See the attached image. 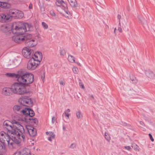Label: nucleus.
I'll return each mask as SVG.
<instances>
[{
  "mask_svg": "<svg viewBox=\"0 0 155 155\" xmlns=\"http://www.w3.org/2000/svg\"><path fill=\"white\" fill-rule=\"evenodd\" d=\"M17 126H14L13 124L8 120L5 121L3 123V126L7 130V133L13 135L14 139L16 141L17 139L24 140L26 136V133L22 125L15 120L13 121Z\"/></svg>",
  "mask_w": 155,
  "mask_h": 155,
  "instance_id": "nucleus-1",
  "label": "nucleus"
},
{
  "mask_svg": "<svg viewBox=\"0 0 155 155\" xmlns=\"http://www.w3.org/2000/svg\"><path fill=\"white\" fill-rule=\"evenodd\" d=\"M33 30V26L28 23H22L20 22H14L12 26V32L19 34H24L26 31H31Z\"/></svg>",
  "mask_w": 155,
  "mask_h": 155,
  "instance_id": "nucleus-2",
  "label": "nucleus"
},
{
  "mask_svg": "<svg viewBox=\"0 0 155 155\" xmlns=\"http://www.w3.org/2000/svg\"><path fill=\"white\" fill-rule=\"evenodd\" d=\"M20 76L18 78V82L25 86L32 83L34 81V76L31 73H25L21 70Z\"/></svg>",
  "mask_w": 155,
  "mask_h": 155,
  "instance_id": "nucleus-3",
  "label": "nucleus"
},
{
  "mask_svg": "<svg viewBox=\"0 0 155 155\" xmlns=\"http://www.w3.org/2000/svg\"><path fill=\"white\" fill-rule=\"evenodd\" d=\"M25 85L21 83H15L12 85L13 92L18 94H24L28 92Z\"/></svg>",
  "mask_w": 155,
  "mask_h": 155,
  "instance_id": "nucleus-4",
  "label": "nucleus"
},
{
  "mask_svg": "<svg viewBox=\"0 0 155 155\" xmlns=\"http://www.w3.org/2000/svg\"><path fill=\"white\" fill-rule=\"evenodd\" d=\"M26 127L27 129V130L26 131L24 130V131L26 133V136L25 139L24 140L22 139H17V140L16 141H14L16 143L19 144L21 140H22L24 142H25V140L27 138V135L28 134H29L30 136L32 137H34L36 135L37 132L36 129L30 125H26Z\"/></svg>",
  "mask_w": 155,
  "mask_h": 155,
  "instance_id": "nucleus-5",
  "label": "nucleus"
},
{
  "mask_svg": "<svg viewBox=\"0 0 155 155\" xmlns=\"http://www.w3.org/2000/svg\"><path fill=\"white\" fill-rule=\"evenodd\" d=\"M24 41L26 45L29 47H32L36 46L38 44L36 38H32L31 35L29 34L25 36Z\"/></svg>",
  "mask_w": 155,
  "mask_h": 155,
  "instance_id": "nucleus-6",
  "label": "nucleus"
},
{
  "mask_svg": "<svg viewBox=\"0 0 155 155\" xmlns=\"http://www.w3.org/2000/svg\"><path fill=\"white\" fill-rule=\"evenodd\" d=\"M18 102L23 106L31 107L33 105V102L29 97H22L18 100Z\"/></svg>",
  "mask_w": 155,
  "mask_h": 155,
  "instance_id": "nucleus-7",
  "label": "nucleus"
},
{
  "mask_svg": "<svg viewBox=\"0 0 155 155\" xmlns=\"http://www.w3.org/2000/svg\"><path fill=\"white\" fill-rule=\"evenodd\" d=\"M8 14L10 15L11 18H21L24 16L23 12L20 11L15 9H10L8 11Z\"/></svg>",
  "mask_w": 155,
  "mask_h": 155,
  "instance_id": "nucleus-8",
  "label": "nucleus"
},
{
  "mask_svg": "<svg viewBox=\"0 0 155 155\" xmlns=\"http://www.w3.org/2000/svg\"><path fill=\"white\" fill-rule=\"evenodd\" d=\"M9 134L7 133L6 134L4 132H1L0 133V141L3 143H5V141H6L8 144H10L12 145L13 143L10 142V137Z\"/></svg>",
  "mask_w": 155,
  "mask_h": 155,
  "instance_id": "nucleus-9",
  "label": "nucleus"
},
{
  "mask_svg": "<svg viewBox=\"0 0 155 155\" xmlns=\"http://www.w3.org/2000/svg\"><path fill=\"white\" fill-rule=\"evenodd\" d=\"M24 57L27 59L31 58L34 53L33 50L27 47L24 48L22 51Z\"/></svg>",
  "mask_w": 155,
  "mask_h": 155,
  "instance_id": "nucleus-10",
  "label": "nucleus"
},
{
  "mask_svg": "<svg viewBox=\"0 0 155 155\" xmlns=\"http://www.w3.org/2000/svg\"><path fill=\"white\" fill-rule=\"evenodd\" d=\"M39 64L35 61L33 58H31L28 61L27 64V68L30 70L35 69Z\"/></svg>",
  "mask_w": 155,
  "mask_h": 155,
  "instance_id": "nucleus-11",
  "label": "nucleus"
},
{
  "mask_svg": "<svg viewBox=\"0 0 155 155\" xmlns=\"http://www.w3.org/2000/svg\"><path fill=\"white\" fill-rule=\"evenodd\" d=\"M24 115L25 116V120L26 121H27V120L29 119V118L32 117L35 115V113L34 111L30 108H25Z\"/></svg>",
  "mask_w": 155,
  "mask_h": 155,
  "instance_id": "nucleus-12",
  "label": "nucleus"
},
{
  "mask_svg": "<svg viewBox=\"0 0 155 155\" xmlns=\"http://www.w3.org/2000/svg\"><path fill=\"white\" fill-rule=\"evenodd\" d=\"M14 112L17 114L21 115H24L25 108L24 109L22 106L20 105H16L13 107Z\"/></svg>",
  "mask_w": 155,
  "mask_h": 155,
  "instance_id": "nucleus-13",
  "label": "nucleus"
},
{
  "mask_svg": "<svg viewBox=\"0 0 155 155\" xmlns=\"http://www.w3.org/2000/svg\"><path fill=\"white\" fill-rule=\"evenodd\" d=\"M17 35H14L12 37V39L15 42L17 43H20L21 42L24 41L25 39V36L23 37L22 36H21L23 34H19L18 33H16Z\"/></svg>",
  "mask_w": 155,
  "mask_h": 155,
  "instance_id": "nucleus-14",
  "label": "nucleus"
},
{
  "mask_svg": "<svg viewBox=\"0 0 155 155\" xmlns=\"http://www.w3.org/2000/svg\"><path fill=\"white\" fill-rule=\"evenodd\" d=\"M11 19L10 15L8 14H1L0 15V21L2 22H4L8 21L11 20Z\"/></svg>",
  "mask_w": 155,
  "mask_h": 155,
  "instance_id": "nucleus-15",
  "label": "nucleus"
},
{
  "mask_svg": "<svg viewBox=\"0 0 155 155\" xmlns=\"http://www.w3.org/2000/svg\"><path fill=\"white\" fill-rule=\"evenodd\" d=\"M12 26H12L11 30L9 26L5 25L2 26L1 28V29L2 31L5 33L7 35H9L11 34L12 33L14 34L12 32Z\"/></svg>",
  "mask_w": 155,
  "mask_h": 155,
  "instance_id": "nucleus-16",
  "label": "nucleus"
},
{
  "mask_svg": "<svg viewBox=\"0 0 155 155\" xmlns=\"http://www.w3.org/2000/svg\"><path fill=\"white\" fill-rule=\"evenodd\" d=\"M32 58H33L35 61L39 64L42 58V53L40 52H37L35 53Z\"/></svg>",
  "mask_w": 155,
  "mask_h": 155,
  "instance_id": "nucleus-17",
  "label": "nucleus"
},
{
  "mask_svg": "<svg viewBox=\"0 0 155 155\" xmlns=\"http://www.w3.org/2000/svg\"><path fill=\"white\" fill-rule=\"evenodd\" d=\"M12 85L11 88L4 87L2 91V94L4 95L8 96L11 94L13 92V90L12 89Z\"/></svg>",
  "mask_w": 155,
  "mask_h": 155,
  "instance_id": "nucleus-18",
  "label": "nucleus"
},
{
  "mask_svg": "<svg viewBox=\"0 0 155 155\" xmlns=\"http://www.w3.org/2000/svg\"><path fill=\"white\" fill-rule=\"evenodd\" d=\"M21 70H20L18 71L17 74L8 73H7L6 75L8 77L16 79L18 81V78L20 76V73H21Z\"/></svg>",
  "mask_w": 155,
  "mask_h": 155,
  "instance_id": "nucleus-19",
  "label": "nucleus"
},
{
  "mask_svg": "<svg viewBox=\"0 0 155 155\" xmlns=\"http://www.w3.org/2000/svg\"><path fill=\"white\" fill-rule=\"evenodd\" d=\"M55 4L58 6H62L63 8L67 7V4L62 0H57Z\"/></svg>",
  "mask_w": 155,
  "mask_h": 155,
  "instance_id": "nucleus-20",
  "label": "nucleus"
},
{
  "mask_svg": "<svg viewBox=\"0 0 155 155\" xmlns=\"http://www.w3.org/2000/svg\"><path fill=\"white\" fill-rule=\"evenodd\" d=\"M10 6V5L7 2L0 1V11H1V8H9Z\"/></svg>",
  "mask_w": 155,
  "mask_h": 155,
  "instance_id": "nucleus-21",
  "label": "nucleus"
},
{
  "mask_svg": "<svg viewBox=\"0 0 155 155\" xmlns=\"http://www.w3.org/2000/svg\"><path fill=\"white\" fill-rule=\"evenodd\" d=\"M71 6L74 8L78 7V4L76 0H68Z\"/></svg>",
  "mask_w": 155,
  "mask_h": 155,
  "instance_id": "nucleus-22",
  "label": "nucleus"
},
{
  "mask_svg": "<svg viewBox=\"0 0 155 155\" xmlns=\"http://www.w3.org/2000/svg\"><path fill=\"white\" fill-rule=\"evenodd\" d=\"M145 74L148 78L151 79H153L155 77V74L153 72L151 71H146Z\"/></svg>",
  "mask_w": 155,
  "mask_h": 155,
  "instance_id": "nucleus-23",
  "label": "nucleus"
},
{
  "mask_svg": "<svg viewBox=\"0 0 155 155\" xmlns=\"http://www.w3.org/2000/svg\"><path fill=\"white\" fill-rule=\"evenodd\" d=\"M46 134L47 135H49L50 136L49 137H48V139L49 140L51 141H52V138H53L54 137V134L52 132H46Z\"/></svg>",
  "mask_w": 155,
  "mask_h": 155,
  "instance_id": "nucleus-24",
  "label": "nucleus"
},
{
  "mask_svg": "<svg viewBox=\"0 0 155 155\" xmlns=\"http://www.w3.org/2000/svg\"><path fill=\"white\" fill-rule=\"evenodd\" d=\"M30 151L29 149L25 148L22 151V155H31Z\"/></svg>",
  "mask_w": 155,
  "mask_h": 155,
  "instance_id": "nucleus-25",
  "label": "nucleus"
},
{
  "mask_svg": "<svg viewBox=\"0 0 155 155\" xmlns=\"http://www.w3.org/2000/svg\"><path fill=\"white\" fill-rule=\"evenodd\" d=\"M30 120V122L31 123H34V125H37L38 124V120L36 118H34L33 117L31 118H29L28 119Z\"/></svg>",
  "mask_w": 155,
  "mask_h": 155,
  "instance_id": "nucleus-26",
  "label": "nucleus"
},
{
  "mask_svg": "<svg viewBox=\"0 0 155 155\" xmlns=\"http://www.w3.org/2000/svg\"><path fill=\"white\" fill-rule=\"evenodd\" d=\"M13 61L15 65L18 66L20 62V58H19L17 57L13 60Z\"/></svg>",
  "mask_w": 155,
  "mask_h": 155,
  "instance_id": "nucleus-27",
  "label": "nucleus"
},
{
  "mask_svg": "<svg viewBox=\"0 0 155 155\" xmlns=\"http://www.w3.org/2000/svg\"><path fill=\"white\" fill-rule=\"evenodd\" d=\"M68 59L70 62L74 63L75 62L74 57L71 55H68Z\"/></svg>",
  "mask_w": 155,
  "mask_h": 155,
  "instance_id": "nucleus-28",
  "label": "nucleus"
},
{
  "mask_svg": "<svg viewBox=\"0 0 155 155\" xmlns=\"http://www.w3.org/2000/svg\"><path fill=\"white\" fill-rule=\"evenodd\" d=\"M130 78L133 84H136L137 83V80L136 78L133 75L130 76Z\"/></svg>",
  "mask_w": 155,
  "mask_h": 155,
  "instance_id": "nucleus-29",
  "label": "nucleus"
},
{
  "mask_svg": "<svg viewBox=\"0 0 155 155\" xmlns=\"http://www.w3.org/2000/svg\"><path fill=\"white\" fill-rule=\"evenodd\" d=\"M104 137L106 140L108 141H109L110 140V135L107 132H105V133Z\"/></svg>",
  "mask_w": 155,
  "mask_h": 155,
  "instance_id": "nucleus-30",
  "label": "nucleus"
},
{
  "mask_svg": "<svg viewBox=\"0 0 155 155\" xmlns=\"http://www.w3.org/2000/svg\"><path fill=\"white\" fill-rule=\"evenodd\" d=\"M41 25L43 28L45 29H47L48 28V25L45 22H42L41 23Z\"/></svg>",
  "mask_w": 155,
  "mask_h": 155,
  "instance_id": "nucleus-31",
  "label": "nucleus"
},
{
  "mask_svg": "<svg viewBox=\"0 0 155 155\" xmlns=\"http://www.w3.org/2000/svg\"><path fill=\"white\" fill-rule=\"evenodd\" d=\"M76 117L78 119H79L82 117V115L79 111H77L76 113Z\"/></svg>",
  "mask_w": 155,
  "mask_h": 155,
  "instance_id": "nucleus-32",
  "label": "nucleus"
},
{
  "mask_svg": "<svg viewBox=\"0 0 155 155\" xmlns=\"http://www.w3.org/2000/svg\"><path fill=\"white\" fill-rule=\"evenodd\" d=\"M72 70L74 74H77L78 71V69L77 67H74L73 68Z\"/></svg>",
  "mask_w": 155,
  "mask_h": 155,
  "instance_id": "nucleus-33",
  "label": "nucleus"
},
{
  "mask_svg": "<svg viewBox=\"0 0 155 155\" xmlns=\"http://www.w3.org/2000/svg\"><path fill=\"white\" fill-rule=\"evenodd\" d=\"M64 9L65 12L68 15H70V12L68 10V7L66 8H64Z\"/></svg>",
  "mask_w": 155,
  "mask_h": 155,
  "instance_id": "nucleus-34",
  "label": "nucleus"
},
{
  "mask_svg": "<svg viewBox=\"0 0 155 155\" xmlns=\"http://www.w3.org/2000/svg\"><path fill=\"white\" fill-rule=\"evenodd\" d=\"M57 118L54 116H53L52 118V122L53 124L56 122Z\"/></svg>",
  "mask_w": 155,
  "mask_h": 155,
  "instance_id": "nucleus-35",
  "label": "nucleus"
},
{
  "mask_svg": "<svg viewBox=\"0 0 155 155\" xmlns=\"http://www.w3.org/2000/svg\"><path fill=\"white\" fill-rule=\"evenodd\" d=\"M131 147L134 150H137V145L135 143L132 144Z\"/></svg>",
  "mask_w": 155,
  "mask_h": 155,
  "instance_id": "nucleus-36",
  "label": "nucleus"
},
{
  "mask_svg": "<svg viewBox=\"0 0 155 155\" xmlns=\"http://www.w3.org/2000/svg\"><path fill=\"white\" fill-rule=\"evenodd\" d=\"M45 78V74L44 72L41 76V79L43 82H44V80Z\"/></svg>",
  "mask_w": 155,
  "mask_h": 155,
  "instance_id": "nucleus-37",
  "label": "nucleus"
},
{
  "mask_svg": "<svg viewBox=\"0 0 155 155\" xmlns=\"http://www.w3.org/2000/svg\"><path fill=\"white\" fill-rule=\"evenodd\" d=\"M60 54L62 56H64L65 54V51L64 50H61L60 51Z\"/></svg>",
  "mask_w": 155,
  "mask_h": 155,
  "instance_id": "nucleus-38",
  "label": "nucleus"
},
{
  "mask_svg": "<svg viewBox=\"0 0 155 155\" xmlns=\"http://www.w3.org/2000/svg\"><path fill=\"white\" fill-rule=\"evenodd\" d=\"M76 147V144L74 143L71 144L70 146V148L71 149H74Z\"/></svg>",
  "mask_w": 155,
  "mask_h": 155,
  "instance_id": "nucleus-39",
  "label": "nucleus"
},
{
  "mask_svg": "<svg viewBox=\"0 0 155 155\" xmlns=\"http://www.w3.org/2000/svg\"><path fill=\"white\" fill-rule=\"evenodd\" d=\"M13 155H21V152L20 151L16 152Z\"/></svg>",
  "mask_w": 155,
  "mask_h": 155,
  "instance_id": "nucleus-40",
  "label": "nucleus"
},
{
  "mask_svg": "<svg viewBox=\"0 0 155 155\" xmlns=\"http://www.w3.org/2000/svg\"><path fill=\"white\" fill-rule=\"evenodd\" d=\"M50 15L53 17H55L56 15L54 12L51 11L50 12Z\"/></svg>",
  "mask_w": 155,
  "mask_h": 155,
  "instance_id": "nucleus-41",
  "label": "nucleus"
},
{
  "mask_svg": "<svg viewBox=\"0 0 155 155\" xmlns=\"http://www.w3.org/2000/svg\"><path fill=\"white\" fill-rule=\"evenodd\" d=\"M117 18L119 21V25L120 26V19L121 18V16L119 15H117Z\"/></svg>",
  "mask_w": 155,
  "mask_h": 155,
  "instance_id": "nucleus-42",
  "label": "nucleus"
},
{
  "mask_svg": "<svg viewBox=\"0 0 155 155\" xmlns=\"http://www.w3.org/2000/svg\"><path fill=\"white\" fill-rule=\"evenodd\" d=\"M149 136L150 137V138L151 140L152 141V142L153 141H154V139L153 138L152 135L150 134H149Z\"/></svg>",
  "mask_w": 155,
  "mask_h": 155,
  "instance_id": "nucleus-43",
  "label": "nucleus"
},
{
  "mask_svg": "<svg viewBox=\"0 0 155 155\" xmlns=\"http://www.w3.org/2000/svg\"><path fill=\"white\" fill-rule=\"evenodd\" d=\"M124 148L126 149L129 150H130L131 149V147L129 146H125L124 147Z\"/></svg>",
  "mask_w": 155,
  "mask_h": 155,
  "instance_id": "nucleus-44",
  "label": "nucleus"
},
{
  "mask_svg": "<svg viewBox=\"0 0 155 155\" xmlns=\"http://www.w3.org/2000/svg\"><path fill=\"white\" fill-rule=\"evenodd\" d=\"M64 114H65L66 116L68 117V119L70 115V114L67 113L66 112H64Z\"/></svg>",
  "mask_w": 155,
  "mask_h": 155,
  "instance_id": "nucleus-45",
  "label": "nucleus"
},
{
  "mask_svg": "<svg viewBox=\"0 0 155 155\" xmlns=\"http://www.w3.org/2000/svg\"><path fill=\"white\" fill-rule=\"evenodd\" d=\"M140 124L142 126H145V124H144V123L142 121H140Z\"/></svg>",
  "mask_w": 155,
  "mask_h": 155,
  "instance_id": "nucleus-46",
  "label": "nucleus"
},
{
  "mask_svg": "<svg viewBox=\"0 0 155 155\" xmlns=\"http://www.w3.org/2000/svg\"><path fill=\"white\" fill-rule=\"evenodd\" d=\"M118 30L120 32H122V30L120 27H119L118 28Z\"/></svg>",
  "mask_w": 155,
  "mask_h": 155,
  "instance_id": "nucleus-47",
  "label": "nucleus"
},
{
  "mask_svg": "<svg viewBox=\"0 0 155 155\" xmlns=\"http://www.w3.org/2000/svg\"><path fill=\"white\" fill-rule=\"evenodd\" d=\"M60 83L61 85H64L65 84V83L62 81H60Z\"/></svg>",
  "mask_w": 155,
  "mask_h": 155,
  "instance_id": "nucleus-48",
  "label": "nucleus"
},
{
  "mask_svg": "<svg viewBox=\"0 0 155 155\" xmlns=\"http://www.w3.org/2000/svg\"><path fill=\"white\" fill-rule=\"evenodd\" d=\"M36 38H37L38 39V40L40 41V40L41 37L40 36V35H37V36L36 37Z\"/></svg>",
  "mask_w": 155,
  "mask_h": 155,
  "instance_id": "nucleus-49",
  "label": "nucleus"
},
{
  "mask_svg": "<svg viewBox=\"0 0 155 155\" xmlns=\"http://www.w3.org/2000/svg\"><path fill=\"white\" fill-rule=\"evenodd\" d=\"M79 84L80 85H81V87L82 88H84V85L82 84V83L80 82Z\"/></svg>",
  "mask_w": 155,
  "mask_h": 155,
  "instance_id": "nucleus-50",
  "label": "nucleus"
},
{
  "mask_svg": "<svg viewBox=\"0 0 155 155\" xmlns=\"http://www.w3.org/2000/svg\"><path fill=\"white\" fill-rule=\"evenodd\" d=\"M29 9H30L32 8V5L31 4H30L29 6Z\"/></svg>",
  "mask_w": 155,
  "mask_h": 155,
  "instance_id": "nucleus-51",
  "label": "nucleus"
},
{
  "mask_svg": "<svg viewBox=\"0 0 155 155\" xmlns=\"http://www.w3.org/2000/svg\"><path fill=\"white\" fill-rule=\"evenodd\" d=\"M65 112H66L67 113L68 112H70V110L68 109L67 110H66Z\"/></svg>",
  "mask_w": 155,
  "mask_h": 155,
  "instance_id": "nucleus-52",
  "label": "nucleus"
},
{
  "mask_svg": "<svg viewBox=\"0 0 155 155\" xmlns=\"http://www.w3.org/2000/svg\"><path fill=\"white\" fill-rule=\"evenodd\" d=\"M116 28H114V34L116 35Z\"/></svg>",
  "mask_w": 155,
  "mask_h": 155,
  "instance_id": "nucleus-53",
  "label": "nucleus"
},
{
  "mask_svg": "<svg viewBox=\"0 0 155 155\" xmlns=\"http://www.w3.org/2000/svg\"><path fill=\"white\" fill-rule=\"evenodd\" d=\"M63 129L64 130H65L66 129L65 127L64 126H63Z\"/></svg>",
  "mask_w": 155,
  "mask_h": 155,
  "instance_id": "nucleus-54",
  "label": "nucleus"
},
{
  "mask_svg": "<svg viewBox=\"0 0 155 155\" xmlns=\"http://www.w3.org/2000/svg\"><path fill=\"white\" fill-rule=\"evenodd\" d=\"M123 125L124 126H126V125H127V124L126 123H124V124H123Z\"/></svg>",
  "mask_w": 155,
  "mask_h": 155,
  "instance_id": "nucleus-55",
  "label": "nucleus"
},
{
  "mask_svg": "<svg viewBox=\"0 0 155 155\" xmlns=\"http://www.w3.org/2000/svg\"><path fill=\"white\" fill-rule=\"evenodd\" d=\"M90 97H91V98H94V97L93 95H90Z\"/></svg>",
  "mask_w": 155,
  "mask_h": 155,
  "instance_id": "nucleus-56",
  "label": "nucleus"
}]
</instances>
